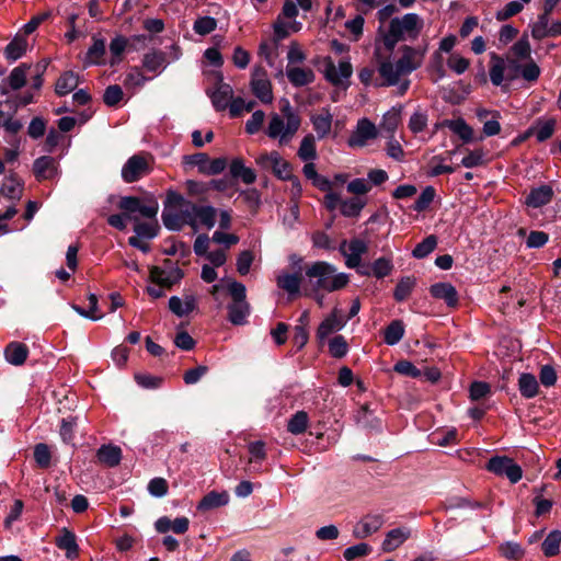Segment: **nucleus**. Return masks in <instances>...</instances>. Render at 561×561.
Returning <instances> with one entry per match:
<instances>
[{
  "label": "nucleus",
  "mask_w": 561,
  "mask_h": 561,
  "mask_svg": "<svg viewBox=\"0 0 561 561\" xmlns=\"http://www.w3.org/2000/svg\"><path fill=\"white\" fill-rule=\"evenodd\" d=\"M98 461L108 468H114L122 460V449L112 444L102 445L96 451Z\"/></svg>",
  "instance_id": "21"
},
{
  "label": "nucleus",
  "mask_w": 561,
  "mask_h": 561,
  "mask_svg": "<svg viewBox=\"0 0 561 561\" xmlns=\"http://www.w3.org/2000/svg\"><path fill=\"white\" fill-rule=\"evenodd\" d=\"M404 332L403 321L399 319L393 320L385 329L383 341L387 345H396L402 340Z\"/></svg>",
  "instance_id": "39"
},
{
  "label": "nucleus",
  "mask_w": 561,
  "mask_h": 561,
  "mask_svg": "<svg viewBox=\"0 0 561 561\" xmlns=\"http://www.w3.org/2000/svg\"><path fill=\"white\" fill-rule=\"evenodd\" d=\"M252 93L264 104L273 102L272 83L266 78V71L263 68H256L251 79Z\"/></svg>",
  "instance_id": "10"
},
{
  "label": "nucleus",
  "mask_w": 561,
  "mask_h": 561,
  "mask_svg": "<svg viewBox=\"0 0 561 561\" xmlns=\"http://www.w3.org/2000/svg\"><path fill=\"white\" fill-rule=\"evenodd\" d=\"M190 520L187 517H176L171 520L168 516H162L154 523V528L159 534H165L172 530L176 535L185 534L188 530Z\"/></svg>",
  "instance_id": "16"
},
{
  "label": "nucleus",
  "mask_w": 561,
  "mask_h": 561,
  "mask_svg": "<svg viewBox=\"0 0 561 561\" xmlns=\"http://www.w3.org/2000/svg\"><path fill=\"white\" fill-rule=\"evenodd\" d=\"M145 154L131 156L123 165L122 178L126 183H134L151 172Z\"/></svg>",
  "instance_id": "8"
},
{
  "label": "nucleus",
  "mask_w": 561,
  "mask_h": 561,
  "mask_svg": "<svg viewBox=\"0 0 561 561\" xmlns=\"http://www.w3.org/2000/svg\"><path fill=\"white\" fill-rule=\"evenodd\" d=\"M164 270L160 266H150L149 268V279L153 284L158 285L159 287L171 289L174 285L179 284L180 280L184 277L185 273L180 267H174L171 270V274L174 275V279L170 280L169 278L164 277Z\"/></svg>",
  "instance_id": "13"
},
{
  "label": "nucleus",
  "mask_w": 561,
  "mask_h": 561,
  "mask_svg": "<svg viewBox=\"0 0 561 561\" xmlns=\"http://www.w3.org/2000/svg\"><path fill=\"white\" fill-rule=\"evenodd\" d=\"M430 294L436 299L444 300L450 308L458 306V293L450 283L439 282L431 285Z\"/></svg>",
  "instance_id": "15"
},
{
  "label": "nucleus",
  "mask_w": 561,
  "mask_h": 561,
  "mask_svg": "<svg viewBox=\"0 0 561 561\" xmlns=\"http://www.w3.org/2000/svg\"><path fill=\"white\" fill-rule=\"evenodd\" d=\"M371 551H373V548L370 545H368L366 542H360V543H357V545L346 548L343 551V557L347 561H353L358 557L368 556Z\"/></svg>",
  "instance_id": "63"
},
{
  "label": "nucleus",
  "mask_w": 561,
  "mask_h": 561,
  "mask_svg": "<svg viewBox=\"0 0 561 561\" xmlns=\"http://www.w3.org/2000/svg\"><path fill=\"white\" fill-rule=\"evenodd\" d=\"M123 96L124 92L122 87L118 84H111L104 91L103 102L110 107H116L119 105Z\"/></svg>",
  "instance_id": "58"
},
{
  "label": "nucleus",
  "mask_w": 561,
  "mask_h": 561,
  "mask_svg": "<svg viewBox=\"0 0 561 561\" xmlns=\"http://www.w3.org/2000/svg\"><path fill=\"white\" fill-rule=\"evenodd\" d=\"M168 65L167 54L162 50H152L144 55L142 67L150 72H160Z\"/></svg>",
  "instance_id": "32"
},
{
  "label": "nucleus",
  "mask_w": 561,
  "mask_h": 561,
  "mask_svg": "<svg viewBox=\"0 0 561 561\" xmlns=\"http://www.w3.org/2000/svg\"><path fill=\"white\" fill-rule=\"evenodd\" d=\"M34 459L42 469H47L51 465V453L47 444L39 443L34 447Z\"/></svg>",
  "instance_id": "52"
},
{
  "label": "nucleus",
  "mask_w": 561,
  "mask_h": 561,
  "mask_svg": "<svg viewBox=\"0 0 561 561\" xmlns=\"http://www.w3.org/2000/svg\"><path fill=\"white\" fill-rule=\"evenodd\" d=\"M556 126L557 119L554 117L548 119L541 117L537 118L533 127H535L534 135H536L538 142H543L551 138L554 134Z\"/></svg>",
  "instance_id": "34"
},
{
  "label": "nucleus",
  "mask_w": 561,
  "mask_h": 561,
  "mask_svg": "<svg viewBox=\"0 0 561 561\" xmlns=\"http://www.w3.org/2000/svg\"><path fill=\"white\" fill-rule=\"evenodd\" d=\"M346 323L347 319H344V317L341 314V311L337 308H334L317 329L316 339L318 345L322 347L328 336L343 329Z\"/></svg>",
  "instance_id": "9"
},
{
  "label": "nucleus",
  "mask_w": 561,
  "mask_h": 561,
  "mask_svg": "<svg viewBox=\"0 0 561 561\" xmlns=\"http://www.w3.org/2000/svg\"><path fill=\"white\" fill-rule=\"evenodd\" d=\"M162 222L164 227L170 231H180L183 225V216L180 215V211H172L170 209H164L161 215Z\"/></svg>",
  "instance_id": "55"
},
{
  "label": "nucleus",
  "mask_w": 561,
  "mask_h": 561,
  "mask_svg": "<svg viewBox=\"0 0 561 561\" xmlns=\"http://www.w3.org/2000/svg\"><path fill=\"white\" fill-rule=\"evenodd\" d=\"M378 72L383 79V82L376 83V87L397 85L399 83L400 77L402 76V73L397 68V65H393L389 58L379 60Z\"/></svg>",
  "instance_id": "19"
},
{
  "label": "nucleus",
  "mask_w": 561,
  "mask_h": 561,
  "mask_svg": "<svg viewBox=\"0 0 561 561\" xmlns=\"http://www.w3.org/2000/svg\"><path fill=\"white\" fill-rule=\"evenodd\" d=\"M77 416H69L61 420L59 434L64 443L73 444Z\"/></svg>",
  "instance_id": "53"
},
{
  "label": "nucleus",
  "mask_w": 561,
  "mask_h": 561,
  "mask_svg": "<svg viewBox=\"0 0 561 561\" xmlns=\"http://www.w3.org/2000/svg\"><path fill=\"white\" fill-rule=\"evenodd\" d=\"M298 157L302 161H311L317 158L316 140L312 134L306 135L298 149Z\"/></svg>",
  "instance_id": "49"
},
{
  "label": "nucleus",
  "mask_w": 561,
  "mask_h": 561,
  "mask_svg": "<svg viewBox=\"0 0 561 561\" xmlns=\"http://www.w3.org/2000/svg\"><path fill=\"white\" fill-rule=\"evenodd\" d=\"M31 65L22 62L18 67L13 68L7 81L12 90H20L26 83V75L31 69Z\"/></svg>",
  "instance_id": "43"
},
{
  "label": "nucleus",
  "mask_w": 561,
  "mask_h": 561,
  "mask_svg": "<svg viewBox=\"0 0 561 561\" xmlns=\"http://www.w3.org/2000/svg\"><path fill=\"white\" fill-rule=\"evenodd\" d=\"M518 390L522 397L531 399L538 394L539 383L536 377L529 373L520 374L518 378Z\"/></svg>",
  "instance_id": "35"
},
{
  "label": "nucleus",
  "mask_w": 561,
  "mask_h": 561,
  "mask_svg": "<svg viewBox=\"0 0 561 561\" xmlns=\"http://www.w3.org/2000/svg\"><path fill=\"white\" fill-rule=\"evenodd\" d=\"M117 207L122 210L121 214H113L107 217V224L119 230L124 231L127 227L126 221H137L140 214L145 218L156 219L159 210V204L154 198H150L148 204H142L140 197L137 196H123L121 197Z\"/></svg>",
  "instance_id": "1"
},
{
  "label": "nucleus",
  "mask_w": 561,
  "mask_h": 561,
  "mask_svg": "<svg viewBox=\"0 0 561 561\" xmlns=\"http://www.w3.org/2000/svg\"><path fill=\"white\" fill-rule=\"evenodd\" d=\"M248 302H233L228 306V319L234 325H241L250 313Z\"/></svg>",
  "instance_id": "44"
},
{
  "label": "nucleus",
  "mask_w": 561,
  "mask_h": 561,
  "mask_svg": "<svg viewBox=\"0 0 561 561\" xmlns=\"http://www.w3.org/2000/svg\"><path fill=\"white\" fill-rule=\"evenodd\" d=\"M134 222V231L136 232V237L153 239L158 236L160 231V226L157 220L154 224L141 222L139 221V219Z\"/></svg>",
  "instance_id": "57"
},
{
  "label": "nucleus",
  "mask_w": 561,
  "mask_h": 561,
  "mask_svg": "<svg viewBox=\"0 0 561 561\" xmlns=\"http://www.w3.org/2000/svg\"><path fill=\"white\" fill-rule=\"evenodd\" d=\"M211 104L217 112H224L228 108L229 102L233 98V90L229 83L224 82L221 72L216 76L215 88L206 90Z\"/></svg>",
  "instance_id": "7"
},
{
  "label": "nucleus",
  "mask_w": 561,
  "mask_h": 561,
  "mask_svg": "<svg viewBox=\"0 0 561 561\" xmlns=\"http://www.w3.org/2000/svg\"><path fill=\"white\" fill-rule=\"evenodd\" d=\"M371 273L378 279L388 276L393 270V263L391 259L381 256L371 263Z\"/></svg>",
  "instance_id": "51"
},
{
  "label": "nucleus",
  "mask_w": 561,
  "mask_h": 561,
  "mask_svg": "<svg viewBox=\"0 0 561 561\" xmlns=\"http://www.w3.org/2000/svg\"><path fill=\"white\" fill-rule=\"evenodd\" d=\"M485 468L499 477H506L511 483H517L523 477L520 466L507 456L491 457Z\"/></svg>",
  "instance_id": "4"
},
{
  "label": "nucleus",
  "mask_w": 561,
  "mask_h": 561,
  "mask_svg": "<svg viewBox=\"0 0 561 561\" xmlns=\"http://www.w3.org/2000/svg\"><path fill=\"white\" fill-rule=\"evenodd\" d=\"M183 163L192 167H197L198 172L205 175H218L225 171L228 160L225 157L215 158L210 160L209 156L205 152H197L183 157Z\"/></svg>",
  "instance_id": "3"
},
{
  "label": "nucleus",
  "mask_w": 561,
  "mask_h": 561,
  "mask_svg": "<svg viewBox=\"0 0 561 561\" xmlns=\"http://www.w3.org/2000/svg\"><path fill=\"white\" fill-rule=\"evenodd\" d=\"M491 394V386L485 381H473L469 388V397L472 401H479Z\"/></svg>",
  "instance_id": "64"
},
{
  "label": "nucleus",
  "mask_w": 561,
  "mask_h": 561,
  "mask_svg": "<svg viewBox=\"0 0 561 561\" xmlns=\"http://www.w3.org/2000/svg\"><path fill=\"white\" fill-rule=\"evenodd\" d=\"M365 206L366 199L357 196L342 199L340 213L347 218H357Z\"/></svg>",
  "instance_id": "40"
},
{
  "label": "nucleus",
  "mask_w": 561,
  "mask_h": 561,
  "mask_svg": "<svg viewBox=\"0 0 561 561\" xmlns=\"http://www.w3.org/2000/svg\"><path fill=\"white\" fill-rule=\"evenodd\" d=\"M438 239L435 234H430L415 245L412 256L415 259H424L431 254L437 247Z\"/></svg>",
  "instance_id": "48"
},
{
  "label": "nucleus",
  "mask_w": 561,
  "mask_h": 561,
  "mask_svg": "<svg viewBox=\"0 0 561 561\" xmlns=\"http://www.w3.org/2000/svg\"><path fill=\"white\" fill-rule=\"evenodd\" d=\"M197 308L196 299L193 295L185 296L184 302L178 296L169 299V309L176 317H184L193 312Z\"/></svg>",
  "instance_id": "26"
},
{
  "label": "nucleus",
  "mask_w": 561,
  "mask_h": 561,
  "mask_svg": "<svg viewBox=\"0 0 561 561\" xmlns=\"http://www.w3.org/2000/svg\"><path fill=\"white\" fill-rule=\"evenodd\" d=\"M26 35L16 34L13 39L4 48V56L9 61H15L20 59L27 49Z\"/></svg>",
  "instance_id": "31"
},
{
  "label": "nucleus",
  "mask_w": 561,
  "mask_h": 561,
  "mask_svg": "<svg viewBox=\"0 0 561 561\" xmlns=\"http://www.w3.org/2000/svg\"><path fill=\"white\" fill-rule=\"evenodd\" d=\"M443 125L448 127L453 133L458 135L465 144L473 141V129L463 118L445 119Z\"/></svg>",
  "instance_id": "33"
},
{
  "label": "nucleus",
  "mask_w": 561,
  "mask_h": 561,
  "mask_svg": "<svg viewBox=\"0 0 561 561\" xmlns=\"http://www.w3.org/2000/svg\"><path fill=\"white\" fill-rule=\"evenodd\" d=\"M389 26L399 34L403 41L407 38L415 39L423 28V20L416 13H407L402 18H392L389 22Z\"/></svg>",
  "instance_id": "5"
},
{
  "label": "nucleus",
  "mask_w": 561,
  "mask_h": 561,
  "mask_svg": "<svg viewBox=\"0 0 561 561\" xmlns=\"http://www.w3.org/2000/svg\"><path fill=\"white\" fill-rule=\"evenodd\" d=\"M435 196H436L435 187L432 185L426 186L422 191V193L420 194V196L417 197L415 203L413 204V206H412L413 210H415L417 213L425 211L430 207V205L433 203Z\"/></svg>",
  "instance_id": "50"
},
{
  "label": "nucleus",
  "mask_w": 561,
  "mask_h": 561,
  "mask_svg": "<svg viewBox=\"0 0 561 561\" xmlns=\"http://www.w3.org/2000/svg\"><path fill=\"white\" fill-rule=\"evenodd\" d=\"M229 503V494L226 491L217 492L210 491L202 497L197 504V511L208 512L215 508H219Z\"/></svg>",
  "instance_id": "20"
},
{
  "label": "nucleus",
  "mask_w": 561,
  "mask_h": 561,
  "mask_svg": "<svg viewBox=\"0 0 561 561\" xmlns=\"http://www.w3.org/2000/svg\"><path fill=\"white\" fill-rule=\"evenodd\" d=\"M302 282L301 266L293 274L278 276L277 286L291 296L300 294V284Z\"/></svg>",
  "instance_id": "28"
},
{
  "label": "nucleus",
  "mask_w": 561,
  "mask_h": 561,
  "mask_svg": "<svg viewBox=\"0 0 561 561\" xmlns=\"http://www.w3.org/2000/svg\"><path fill=\"white\" fill-rule=\"evenodd\" d=\"M513 54L522 60L531 59V47L528 34L525 32L520 38L512 46Z\"/></svg>",
  "instance_id": "56"
},
{
  "label": "nucleus",
  "mask_w": 561,
  "mask_h": 561,
  "mask_svg": "<svg viewBox=\"0 0 561 561\" xmlns=\"http://www.w3.org/2000/svg\"><path fill=\"white\" fill-rule=\"evenodd\" d=\"M491 60L494 62L490 68L491 82L500 87L504 81L505 62L504 59L495 53L491 54Z\"/></svg>",
  "instance_id": "47"
},
{
  "label": "nucleus",
  "mask_w": 561,
  "mask_h": 561,
  "mask_svg": "<svg viewBox=\"0 0 561 561\" xmlns=\"http://www.w3.org/2000/svg\"><path fill=\"white\" fill-rule=\"evenodd\" d=\"M128 47V37L124 35H116L114 38H112L110 43V51L112 55V58L110 60V66L114 67L118 65L123 59V54L127 51Z\"/></svg>",
  "instance_id": "41"
},
{
  "label": "nucleus",
  "mask_w": 561,
  "mask_h": 561,
  "mask_svg": "<svg viewBox=\"0 0 561 561\" xmlns=\"http://www.w3.org/2000/svg\"><path fill=\"white\" fill-rule=\"evenodd\" d=\"M401 114L402 105H397L389 110L387 113H385L382 116L380 127L383 130H386L391 138H393V135L401 122Z\"/></svg>",
  "instance_id": "36"
},
{
  "label": "nucleus",
  "mask_w": 561,
  "mask_h": 561,
  "mask_svg": "<svg viewBox=\"0 0 561 561\" xmlns=\"http://www.w3.org/2000/svg\"><path fill=\"white\" fill-rule=\"evenodd\" d=\"M286 76L289 82L297 88L308 85L316 79V75L311 68L288 67Z\"/></svg>",
  "instance_id": "24"
},
{
  "label": "nucleus",
  "mask_w": 561,
  "mask_h": 561,
  "mask_svg": "<svg viewBox=\"0 0 561 561\" xmlns=\"http://www.w3.org/2000/svg\"><path fill=\"white\" fill-rule=\"evenodd\" d=\"M194 216L199 219L201 224L207 229H211L216 224L217 209L210 205L198 206L192 204Z\"/></svg>",
  "instance_id": "42"
},
{
  "label": "nucleus",
  "mask_w": 561,
  "mask_h": 561,
  "mask_svg": "<svg viewBox=\"0 0 561 561\" xmlns=\"http://www.w3.org/2000/svg\"><path fill=\"white\" fill-rule=\"evenodd\" d=\"M33 173L38 182L50 180L57 173L56 161L50 156H42L33 163Z\"/></svg>",
  "instance_id": "17"
},
{
  "label": "nucleus",
  "mask_w": 561,
  "mask_h": 561,
  "mask_svg": "<svg viewBox=\"0 0 561 561\" xmlns=\"http://www.w3.org/2000/svg\"><path fill=\"white\" fill-rule=\"evenodd\" d=\"M549 21L550 16H547L546 14H539L538 19L535 23H533L531 26V36L537 39H543L547 37V32L549 30Z\"/></svg>",
  "instance_id": "60"
},
{
  "label": "nucleus",
  "mask_w": 561,
  "mask_h": 561,
  "mask_svg": "<svg viewBox=\"0 0 561 561\" xmlns=\"http://www.w3.org/2000/svg\"><path fill=\"white\" fill-rule=\"evenodd\" d=\"M560 543H561V531L552 530L548 534L545 540L541 543L542 553L547 558H552L559 554L560 552Z\"/></svg>",
  "instance_id": "45"
},
{
  "label": "nucleus",
  "mask_w": 561,
  "mask_h": 561,
  "mask_svg": "<svg viewBox=\"0 0 561 561\" xmlns=\"http://www.w3.org/2000/svg\"><path fill=\"white\" fill-rule=\"evenodd\" d=\"M378 136L377 128L368 118H362L357 122L356 130L350 136L347 144L350 147H363L368 140Z\"/></svg>",
  "instance_id": "11"
},
{
  "label": "nucleus",
  "mask_w": 561,
  "mask_h": 561,
  "mask_svg": "<svg viewBox=\"0 0 561 561\" xmlns=\"http://www.w3.org/2000/svg\"><path fill=\"white\" fill-rule=\"evenodd\" d=\"M554 192L551 185L542 184L538 187H533L525 198V204L531 208H540L553 199Z\"/></svg>",
  "instance_id": "12"
},
{
  "label": "nucleus",
  "mask_w": 561,
  "mask_h": 561,
  "mask_svg": "<svg viewBox=\"0 0 561 561\" xmlns=\"http://www.w3.org/2000/svg\"><path fill=\"white\" fill-rule=\"evenodd\" d=\"M501 556L508 560H519L524 556L523 547L517 542L507 541L499 548Z\"/></svg>",
  "instance_id": "61"
},
{
  "label": "nucleus",
  "mask_w": 561,
  "mask_h": 561,
  "mask_svg": "<svg viewBox=\"0 0 561 561\" xmlns=\"http://www.w3.org/2000/svg\"><path fill=\"white\" fill-rule=\"evenodd\" d=\"M28 352V347L24 343L10 342L4 348V357L8 363L20 366L25 363Z\"/></svg>",
  "instance_id": "25"
},
{
  "label": "nucleus",
  "mask_w": 561,
  "mask_h": 561,
  "mask_svg": "<svg viewBox=\"0 0 561 561\" xmlns=\"http://www.w3.org/2000/svg\"><path fill=\"white\" fill-rule=\"evenodd\" d=\"M55 543L60 550L66 551L68 559L73 560L79 556L76 534L67 527L60 529L59 535L55 538Z\"/></svg>",
  "instance_id": "14"
},
{
  "label": "nucleus",
  "mask_w": 561,
  "mask_h": 561,
  "mask_svg": "<svg viewBox=\"0 0 561 561\" xmlns=\"http://www.w3.org/2000/svg\"><path fill=\"white\" fill-rule=\"evenodd\" d=\"M92 39H93V44L88 49L85 59H84L85 67L90 66V65L101 66V65L105 64V60L103 59V57L106 53L105 39L96 37V36H93Z\"/></svg>",
  "instance_id": "30"
},
{
  "label": "nucleus",
  "mask_w": 561,
  "mask_h": 561,
  "mask_svg": "<svg viewBox=\"0 0 561 561\" xmlns=\"http://www.w3.org/2000/svg\"><path fill=\"white\" fill-rule=\"evenodd\" d=\"M427 126L426 112L416 110L410 117L408 127L413 134L422 133Z\"/></svg>",
  "instance_id": "62"
},
{
  "label": "nucleus",
  "mask_w": 561,
  "mask_h": 561,
  "mask_svg": "<svg viewBox=\"0 0 561 561\" xmlns=\"http://www.w3.org/2000/svg\"><path fill=\"white\" fill-rule=\"evenodd\" d=\"M416 286V278L414 276H403L401 277L393 290V298L397 302H403L407 300L412 294L414 287Z\"/></svg>",
  "instance_id": "37"
},
{
  "label": "nucleus",
  "mask_w": 561,
  "mask_h": 561,
  "mask_svg": "<svg viewBox=\"0 0 561 561\" xmlns=\"http://www.w3.org/2000/svg\"><path fill=\"white\" fill-rule=\"evenodd\" d=\"M230 176L233 180H241L244 184H253L256 180V173L253 169L244 165L242 158H234L229 167Z\"/></svg>",
  "instance_id": "22"
},
{
  "label": "nucleus",
  "mask_w": 561,
  "mask_h": 561,
  "mask_svg": "<svg viewBox=\"0 0 561 561\" xmlns=\"http://www.w3.org/2000/svg\"><path fill=\"white\" fill-rule=\"evenodd\" d=\"M78 76L69 70L65 71L57 80L55 84V92L59 96H64L73 91L78 85Z\"/></svg>",
  "instance_id": "38"
},
{
  "label": "nucleus",
  "mask_w": 561,
  "mask_h": 561,
  "mask_svg": "<svg viewBox=\"0 0 561 561\" xmlns=\"http://www.w3.org/2000/svg\"><path fill=\"white\" fill-rule=\"evenodd\" d=\"M348 352V344L343 335H335L329 341V353L334 358H343Z\"/></svg>",
  "instance_id": "54"
},
{
  "label": "nucleus",
  "mask_w": 561,
  "mask_h": 561,
  "mask_svg": "<svg viewBox=\"0 0 561 561\" xmlns=\"http://www.w3.org/2000/svg\"><path fill=\"white\" fill-rule=\"evenodd\" d=\"M339 71L340 76L337 75L334 62L330 57H328L324 77L333 85L342 84L341 78L348 79L353 73V67L350 61L342 60L339 62Z\"/></svg>",
  "instance_id": "18"
},
{
  "label": "nucleus",
  "mask_w": 561,
  "mask_h": 561,
  "mask_svg": "<svg viewBox=\"0 0 561 561\" xmlns=\"http://www.w3.org/2000/svg\"><path fill=\"white\" fill-rule=\"evenodd\" d=\"M336 268L334 265L325 261H317L306 270V275L309 278H317L312 285V290L320 289L327 291H335L344 288L348 282V275L345 273L335 274Z\"/></svg>",
  "instance_id": "2"
},
{
  "label": "nucleus",
  "mask_w": 561,
  "mask_h": 561,
  "mask_svg": "<svg viewBox=\"0 0 561 561\" xmlns=\"http://www.w3.org/2000/svg\"><path fill=\"white\" fill-rule=\"evenodd\" d=\"M332 121L333 115L329 107H323L321 110V114H314L311 116L313 129L320 139L324 138L331 131Z\"/></svg>",
  "instance_id": "29"
},
{
  "label": "nucleus",
  "mask_w": 561,
  "mask_h": 561,
  "mask_svg": "<svg viewBox=\"0 0 561 561\" xmlns=\"http://www.w3.org/2000/svg\"><path fill=\"white\" fill-rule=\"evenodd\" d=\"M410 530L404 527L391 529L386 534V538L381 543V549L385 552H391L399 548L405 540L410 538Z\"/></svg>",
  "instance_id": "23"
},
{
  "label": "nucleus",
  "mask_w": 561,
  "mask_h": 561,
  "mask_svg": "<svg viewBox=\"0 0 561 561\" xmlns=\"http://www.w3.org/2000/svg\"><path fill=\"white\" fill-rule=\"evenodd\" d=\"M400 51L402 55L397 60L396 65L402 76H408L422 66L426 47L416 48L409 45H402L400 47Z\"/></svg>",
  "instance_id": "6"
},
{
  "label": "nucleus",
  "mask_w": 561,
  "mask_h": 561,
  "mask_svg": "<svg viewBox=\"0 0 561 561\" xmlns=\"http://www.w3.org/2000/svg\"><path fill=\"white\" fill-rule=\"evenodd\" d=\"M309 416L305 411H297L287 423V431L294 435H299L306 432L308 426Z\"/></svg>",
  "instance_id": "46"
},
{
  "label": "nucleus",
  "mask_w": 561,
  "mask_h": 561,
  "mask_svg": "<svg viewBox=\"0 0 561 561\" xmlns=\"http://www.w3.org/2000/svg\"><path fill=\"white\" fill-rule=\"evenodd\" d=\"M507 68L519 71L522 78L530 83L536 82L541 73L540 67L533 59L524 65L518 64L515 59H510Z\"/></svg>",
  "instance_id": "27"
},
{
  "label": "nucleus",
  "mask_w": 561,
  "mask_h": 561,
  "mask_svg": "<svg viewBox=\"0 0 561 561\" xmlns=\"http://www.w3.org/2000/svg\"><path fill=\"white\" fill-rule=\"evenodd\" d=\"M217 28V20L211 16H199L195 20L193 30L196 34L205 36Z\"/></svg>",
  "instance_id": "59"
}]
</instances>
